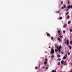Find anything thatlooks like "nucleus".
<instances>
[{
  "mask_svg": "<svg viewBox=\"0 0 72 72\" xmlns=\"http://www.w3.org/2000/svg\"><path fill=\"white\" fill-rule=\"evenodd\" d=\"M62 58L63 59V57Z\"/></svg>",
  "mask_w": 72,
  "mask_h": 72,
  "instance_id": "3c124183",
  "label": "nucleus"
},
{
  "mask_svg": "<svg viewBox=\"0 0 72 72\" xmlns=\"http://www.w3.org/2000/svg\"><path fill=\"white\" fill-rule=\"evenodd\" d=\"M48 68L47 67H46V69H48Z\"/></svg>",
  "mask_w": 72,
  "mask_h": 72,
  "instance_id": "ea45409f",
  "label": "nucleus"
},
{
  "mask_svg": "<svg viewBox=\"0 0 72 72\" xmlns=\"http://www.w3.org/2000/svg\"><path fill=\"white\" fill-rule=\"evenodd\" d=\"M63 32V31H62Z\"/></svg>",
  "mask_w": 72,
  "mask_h": 72,
  "instance_id": "8fccbe9b",
  "label": "nucleus"
},
{
  "mask_svg": "<svg viewBox=\"0 0 72 72\" xmlns=\"http://www.w3.org/2000/svg\"><path fill=\"white\" fill-rule=\"evenodd\" d=\"M71 8H72V5L71 6Z\"/></svg>",
  "mask_w": 72,
  "mask_h": 72,
  "instance_id": "37998d69",
  "label": "nucleus"
},
{
  "mask_svg": "<svg viewBox=\"0 0 72 72\" xmlns=\"http://www.w3.org/2000/svg\"><path fill=\"white\" fill-rule=\"evenodd\" d=\"M69 18H70V16L69 15H68V16L67 17V18L68 19H69Z\"/></svg>",
  "mask_w": 72,
  "mask_h": 72,
  "instance_id": "9b49d317",
  "label": "nucleus"
},
{
  "mask_svg": "<svg viewBox=\"0 0 72 72\" xmlns=\"http://www.w3.org/2000/svg\"><path fill=\"white\" fill-rule=\"evenodd\" d=\"M68 47L69 48V49L71 50L72 49V47L71 46H69Z\"/></svg>",
  "mask_w": 72,
  "mask_h": 72,
  "instance_id": "423d86ee",
  "label": "nucleus"
},
{
  "mask_svg": "<svg viewBox=\"0 0 72 72\" xmlns=\"http://www.w3.org/2000/svg\"><path fill=\"white\" fill-rule=\"evenodd\" d=\"M66 33V31L64 30L63 31V33Z\"/></svg>",
  "mask_w": 72,
  "mask_h": 72,
  "instance_id": "473e14b6",
  "label": "nucleus"
},
{
  "mask_svg": "<svg viewBox=\"0 0 72 72\" xmlns=\"http://www.w3.org/2000/svg\"><path fill=\"white\" fill-rule=\"evenodd\" d=\"M61 9H63V7L62 6V7Z\"/></svg>",
  "mask_w": 72,
  "mask_h": 72,
  "instance_id": "c9c22d12",
  "label": "nucleus"
},
{
  "mask_svg": "<svg viewBox=\"0 0 72 72\" xmlns=\"http://www.w3.org/2000/svg\"><path fill=\"white\" fill-rule=\"evenodd\" d=\"M59 37H60V38H62V36H60Z\"/></svg>",
  "mask_w": 72,
  "mask_h": 72,
  "instance_id": "72a5a7b5",
  "label": "nucleus"
},
{
  "mask_svg": "<svg viewBox=\"0 0 72 72\" xmlns=\"http://www.w3.org/2000/svg\"><path fill=\"white\" fill-rule=\"evenodd\" d=\"M68 3L69 4V3H70V2H69V0H68Z\"/></svg>",
  "mask_w": 72,
  "mask_h": 72,
  "instance_id": "dca6fc26",
  "label": "nucleus"
},
{
  "mask_svg": "<svg viewBox=\"0 0 72 72\" xmlns=\"http://www.w3.org/2000/svg\"><path fill=\"white\" fill-rule=\"evenodd\" d=\"M69 10L68 9H67L66 10V11H68Z\"/></svg>",
  "mask_w": 72,
  "mask_h": 72,
  "instance_id": "58836bf2",
  "label": "nucleus"
},
{
  "mask_svg": "<svg viewBox=\"0 0 72 72\" xmlns=\"http://www.w3.org/2000/svg\"><path fill=\"white\" fill-rule=\"evenodd\" d=\"M51 54H54V50L53 48H51V51L50 52Z\"/></svg>",
  "mask_w": 72,
  "mask_h": 72,
  "instance_id": "f03ea898",
  "label": "nucleus"
},
{
  "mask_svg": "<svg viewBox=\"0 0 72 72\" xmlns=\"http://www.w3.org/2000/svg\"><path fill=\"white\" fill-rule=\"evenodd\" d=\"M65 43H66L67 42H69V39H67V40L66 42H65Z\"/></svg>",
  "mask_w": 72,
  "mask_h": 72,
  "instance_id": "1a4fd4ad",
  "label": "nucleus"
},
{
  "mask_svg": "<svg viewBox=\"0 0 72 72\" xmlns=\"http://www.w3.org/2000/svg\"><path fill=\"white\" fill-rule=\"evenodd\" d=\"M45 53H48V52L47 51H46L45 52Z\"/></svg>",
  "mask_w": 72,
  "mask_h": 72,
  "instance_id": "a19ab883",
  "label": "nucleus"
},
{
  "mask_svg": "<svg viewBox=\"0 0 72 72\" xmlns=\"http://www.w3.org/2000/svg\"><path fill=\"white\" fill-rule=\"evenodd\" d=\"M60 31L59 30H58L57 31V33L59 35H61L60 33Z\"/></svg>",
  "mask_w": 72,
  "mask_h": 72,
  "instance_id": "20e7f679",
  "label": "nucleus"
},
{
  "mask_svg": "<svg viewBox=\"0 0 72 72\" xmlns=\"http://www.w3.org/2000/svg\"><path fill=\"white\" fill-rule=\"evenodd\" d=\"M61 4H63V1H62L61 2Z\"/></svg>",
  "mask_w": 72,
  "mask_h": 72,
  "instance_id": "e433bc0d",
  "label": "nucleus"
},
{
  "mask_svg": "<svg viewBox=\"0 0 72 72\" xmlns=\"http://www.w3.org/2000/svg\"><path fill=\"white\" fill-rule=\"evenodd\" d=\"M62 53H63V52H62Z\"/></svg>",
  "mask_w": 72,
  "mask_h": 72,
  "instance_id": "de8ad7c7",
  "label": "nucleus"
},
{
  "mask_svg": "<svg viewBox=\"0 0 72 72\" xmlns=\"http://www.w3.org/2000/svg\"><path fill=\"white\" fill-rule=\"evenodd\" d=\"M62 19V17H60L59 18V19Z\"/></svg>",
  "mask_w": 72,
  "mask_h": 72,
  "instance_id": "a211bd4d",
  "label": "nucleus"
},
{
  "mask_svg": "<svg viewBox=\"0 0 72 72\" xmlns=\"http://www.w3.org/2000/svg\"><path fill=\"white\" fill-rule=\"evenodd\" d=\"M54 39V38H53V37H51V40H53Z\"/></svg>",
  "mask_w": 72,
  "mask_h": 72,
  "instance_id": "393cba45",
  "label": "nucleus"
},
{
  "mask_svg": "<svg viewBox=\"0 0 72 72\" xmlns=\"http://www.w3.org/2000/svg\"><path fill=\"white\" fill-rule=\"evenodd\" d=\"M70 43L71 44H72V41L70 42Z\"/></svg>",
  "mask_w": 72,
  "mask_h": 72,
  "instance_id": "f704fd0d",
  "label": "nucleus"
},
{
  "mask_svg": "<svg viewBox=\"0 0 72 72\" xmlns=\"http://www.w3.org/2000/svg\"><path fill=\"white\" fill-rule=\"evenodd\" d=\"M39 67H40V64H39Z\"/></svg>",
  "mask_w": 72,
  "mask_h": 72,
  "instance_id": "a18cd8bd",
  "label": "nucleus"
},
{
  "mask_svg": "<svg viewBox=\"0 0 72 72\" xmlns=\"http://www.w3.org/2000/svg\"><path fill=\"white\" fill-rule=\"evenodd\" d=\"M45 62H48V59H45Z\"/></svg>",
  "mask_w": 72,
  "mask_h": 72,
  "instance_id": "c756f323",
  "label": "nucleus"
},
{
  "mask_svg": "<svg viewBox=\"0 0 72 72\" xmlns=\"http://www.w3.org/2000/svg\"><path fill=\"white\" fill-rule=\"evenodd\" d=\"M59 11H56V12L55 13H59Z\"/></svg>",
  "mask_w": 72,
  "mask_h": 72,
  "instance_id": "6ab92c4d",
  "label": "nucleus"
},
{
  "mask_svg": "<svg viewBox=\"0 0 72 72\" xmlns=\"http://www.w3.org/2000/svg\"><path fill=\"white\" fill-rule=\"evenodd\" d=\"M55 51L56 52H57V51H58V50L57 49H56L55 50Z\"/></svg>",
  "mask_w": 72,
  "mask_h": 72,
  "instance_id": "4be33fe9",
  "label": "nucleus"
},
{
  "mask_svg": "<svg viewBox=\"0 0 72 72\" xmlns=\"http://www.w3.org/2000/svg\"><path fill=\"white\" fill-rule=\"evenodd\" d=\"M54 57V55H53L51 56V58H53Z\"/></svg>",
  "mask_w": 72,
  "mask_h": 72,
  "instance_id": "bb28decb",
  "label": "nucleus"
},
{
  "mask_svg": "<svg viewBox=\"0 0 72 72\" xmlns=\"http://www.w3.org/2000/svg\"><path fill=\"white\" fill-rule=\"evenodd\" d=\"M71 6L70 5H69L68 6L67 8L68 9H70L71 8Z\"/></svg>",
  "mask_w": 72,
  "mask_h": 72,
  "instance_id": "6e6552de",
  "label": "nucleus"
},
{
  "mask_svg": "<svg viewBox=\"0 0 72 72\" xmlns=\"http://www.w3.org/2000/svg\"><path fill=\"white\" fill-rule=\"evenodd\" d=\"M49 58H50V56Z\"/></svg>",
  "mask_w": 72,
  "mask_h": 72,
  "instance_id": "09e8293b",
  "label": "nucleus"
},
{
  "mask_svg": "<svg viewBox=\"0 0 72 72\" xmlns=\"http://www.w3.org/2000/svg\"><path fill=\"white\" fill-rule=\"evenodd\" d=\"M58 58H60V55H58Z\"/></svg>",
  "mask_w": 72,
  "mask_h": 72,
  "instance_id": "a878e982",
  "label": "nucleus"
},
{
  "mask_svg": "<svg viewBox=\"0 0 72 72\" xmlns=\"http://www.w3.org/2000/svg\"><path fill=\"white\" fill-rule=\"evenodd\" d=\"M57 60H58V61H60L61 60V58H58L57 59Z\"/></svg>",
  "mask_w": 72,
  "mask_h": 72,
  "instance_id": "f3484780",
  "label": "nucleus"
},
{
  "mask_svg": "<svg viewBox=\"0 0 72 72\" xmlns=\"http://www.w3.org/2000/svg\"><path fill=\"white\" fill-rule=\"evenodd\" d=\"M47 63H48V62L45 61L44 62V64H47Z\"/></svg>",
  "mask_w": 72,
  "mask_h": 72,
  "instance_id": "ddd939ff",
  "label": "nucleus"
},
{
  "mask_svg": "<svg viewBox=\"0 0 72 72\" xmlns=\"http://www.w3.org/2000/svg\"><path fill=\"white\" fill-rule=\"evenodd\" d=\"M55 48H57V49L58 50V51L59 53L61 51V50H60V49H62V46H61V45H60L59 46H57V44H55Z\"/></svg>",
  "mask_w": 72,
  "mask_h": 72,
  "instance_id": "f257e3e1",
  "label": "nucleus"
},
{
  "mask_svg": "<svg viewBox=\"0 0 72 72\" xmlns=\"http://www.w3.org/2000/svg\"><path fill=\"white\" fill-rule=\"evenodd\" d=\"M60 62H59L58 64V66H59V65H60Z\"/></svg>",
  "mask_w": 72,
  "mask_h": 72,
  "instance_id": "5701e85b",
  "label": "nucleus"
},
{
  "mask_svg": "<svg viewBox=\"0 0 72 72\" xmlns=\"http://www.w3.org/2000/svg\"><path fill=\"white\" fill-rule=\"evenodd\" d=\"M51 72H56V71L54 70H53Z\"/></svg>",
  "mask_w": 72,
  "mask_h": 72,
  "instance_id": "aec40b11",
  "label": "nucleus"
},
{
  "mask_svg": "<svg viewBox=\"0 0 72 72\" xmlns=\"http://www.w3.org/2000/svg\"><path fill=\"white\" fill-rule=\"evenodd\" d=\"M70 72H72V70H71Z\"/></svg>",
  "mask_w": 72,
  "mask_h": 72,
  "instance_id": "49530a36",
  "label": "nucleus"
},
{
  "mask_svg": "<svg viewBox=\"0 0 72 72\" xmlns=\"http://www.w3.org/2000/svg\"><path fill=\"white\" fill-rule=\"evenodd\" d=\"M57 40L58 41H60V39L59 38H58Z\"/></svg>",
  "mask_w": 72,
  "mask_h": 72,
  "instance_id": "2eb2a0df",
  "label": "nucleus"
},
{
  "mask_svg": "<svg viewBox=\"0 0 72 72\" xmlns=\"http://www.w3.org/2000/svg\"><path fill=\"white\" fill-rule=\"evenodd\" d=\"M63 63L64 66H66V65H67V62H64Z\"/></svg>",
  "mask_w": 72,
  "mask_h": 72,
  "instance_id": "0eeeda50",
  "label": "nucleus"
},
{
  "mask_svg": "<svg viewBox=\"0 0 72 72\" xmlns=\"http://www.w3.org/2000/svg\"><path fill=\"white\" fill-rule=\"evenodd\" d=\"M42 68L44 69V68H45V67H44V66H43V67H42Z\"/></svg>",
  "mask_w": 72,
  "mask_h": 72,
  "instance_id": "4c0bfd02",
  "label": "nucleus"
},
{
  "mask_svg": "<svg viewBox=\"0 0 72 72\" xmlns=\"http://www.w3.org/2000/svg\"><path fill=\"white\" fill-rule=\"evenodd\" d=\"M65 56H64L63 57V59H67V54H66L65 55Z\"/></svg>",
  "mask_w": 72,
  "mask_h": 72,
  "instance_id": "7ed1b4c3",
  "label": "nucleus"
},
{
  "mask_svg": "<svg viewBox=\"0 0 72 72\" xmlns=\"http://www.w3.org/2000/svg\"><path fill=\"white\" fill-rule=\"evenodd\" d=\"M69 13V12H67V13L65 15H68V14Z\"/></svg>",
  "mask_w": 72,
  "mask_h": 72,
  "instance_id": "9d476101",
  "label": "nucleus"
},
{
  "mask_svg": "<svg viewBox=\"0 0 72 72\" xmlns=\"http://www.w3.org/2000/svg\"><path fill=\"white\" fill-rule=\"evenodd\" d=\"M45 65V66H46V64H44Z\"/></svg>",
  "mask_w": 72,
  "mask_h": 72,
  "instance_id": "79ce46f5",
  "label": "nucleus"
},
{
  "mask_svg": "<svg viewBox=\"0 0 72 72\" xmlns=\"http://www.w3.org/2000/svg\"><path fill=\"white\" fill-rule=\"evenodd\" d=\"M61 64H63V60H62L61 62Z\"/></svg>",
  "mask_w": 72,
  "mask_h": 72,
  "instance_id": "b1692460",
  "label": "nucleus"
},
{
  "mask_svg": "<svg viewBox=\"0 0 72 72\" xmlns=\"http://www.w3.org/2000/svg\"><path fill=\"white\" fill-rule=\"evenodd\" d=\"M70 32H72V29H70Z\"/></svg>",
  "mask_w": 72,
  "mask_h": 72,
  "instance_id": "7c9ffc66",
  "label": "nucleus"
},
{
  "mask_svg": "<svg viewBox=\"0 0 72 72\" xmlns=\"http://www.w3.org/2000/svg\"><path fill=\"white\" fill-rule=\"evenodd\" d=\"M71 23V21H69L68 22V24H70Z\"/></svg>",
  "mask_w": 72,
  "mask_h": 72,
  "instance_id": "4468645a",
  "label": "nucleus"
},
{
  "mask_svg": "<svg viewBox=\"0 0 72 72\" xmlns=\"http://www.w3.org/2000/svg\"><path fill=\"white\" fill-rule=\"evenodd\" d=\"M69 42H67V44L68 45H69Z\"/></svg>",
  "mask_w": 72,
  "mask_h": 72,
  "instance_id": "c85d7f7f",
  "label": "nucleus"
},
{
  "mask_svg": "<svg viewBox=\"0 0 72 72\" xmlns=\"http://www.w3.org/2000/svg\"><path fill=\"white\" fill-rule=\"evenodd\" d=\"M37 68H38V67H35V69H37Z\"/></svg>",
  "mask_w": 72,
  "mask_h": 72,
  "instance_id": "cd10ccee",
  "label": "nucleus"
},
{
  "mask_svg": "<svg viewBox=\"0 0 72 72\" xmlns=\"http://www.w3.org/2000/svg\"><path fill=\"white\" fill-rule=\"evenodd\" d=\"M66 8V6L65 5H64L63 6V8Z\"/></svg>",
  "mask_w": 72,
  "mask_h": 72,
  "instance_id": "412c9836",
  "label": "nucleus"
},
{
  "mask_svg": "<svg viewBox=\"0 0 72 72\" xmlns=\"http://www.w3.org/2000/svg\"><path fill=\"white\" fill-rule=\"evenodd\" d=\"M50 46L49 47V48H50Z\"/></svg>",
  "mask_w": 72,
  "mask_h": 72,
  "instance_id": "c03bdc74",
  "label": "nucleus"
},
{
  "mask_svg": "<svg viewBox=\"0 0 72 72\" xmlns=\"http://www.w3.org/2000/svg\"><path fill=\"white\" fill-rule=\"evenodd\" d=\"M66 26H67V24H65L63 26L64 28H65Z\"/></svg>",
  "mask_w": 72,
  "mask_h": 72,
  "instance_id": "f8f14e48",
  "label": "nucleus"
},
{
  "mask_svg": "<svg viewBox=\"0 0 72 72\" xmlns=\"http://www.w3.org/2000/svg\"><path fill=\"white\" fill-rule=\"evenodd\" d=\"M68 55H70V53H69H69H68Z\"/></svg>",
  "mask_w": 72,
  "mask_h": 72,
  "instance_id": "2f4dec72",
  "label": "nucleus"
},
{
  "mask_svg": "<svg viewBox=\"0 0 72 72\" xmlns=\"http://www.w3.org/2000/svg\"><path fill=\"white\" fill-rule=\"evenodd\" d=\"M46 34H47V36H48V37L50 36V34H49V33H48V32L46 33Z\"/></svg>",
  "mask_w": 72,
  "mask_h": 72,
  "instance_id": "39448f33",
  "label": "nucleus"
}]
</instances>
